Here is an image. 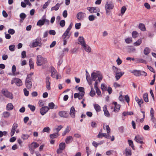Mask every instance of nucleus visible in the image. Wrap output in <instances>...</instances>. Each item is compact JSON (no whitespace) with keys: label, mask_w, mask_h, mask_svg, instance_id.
I'll return each mask as SVG.
<instances>
[{"label":"nucleus","mask_w":156,"mask_h":156,"mask_svg":"<svg viewBox=\"0 0 156 156\" xmlns=\"http://www.w3.org/2000/svg\"><path fill=\"white\" fill-rule=\"evenodd\" d=\"M144 52L145 55H147L150 52V49L146 47L144 49Z\"/></svg>","instance_id":"nucleus-40"},{"label":"nucleus","mask_w":156,"mask_h":156,"mask_svg":"<svg viewBox=\"0 0 156 156\" xmlns=\"http://www.w3.org/2000/svg\"><path fill=\"white\" fill-rule=\"evenodd\" d=\"M136 62L137 63L140 62L146 64V61L142 58H136L135 59Z\"/></svg>","instance_id":"nucleus-28"},{"label":"nucleus","mask_w":156,"mask_h":156,"mask_svg":"<svg viewBox=\"0 0 156 156\" xmlns=\"http://www.w3.org/2000/svg\"><path fill=\"white\" fill-rule=\"evenodd\" d=\"M90 95L91 97H94L95 95V92L93 89L92 87L91 88V90L90 93Z\"/></svg>","instance_id":"nucleus-46"},{"label":"nucleus","mask_w":156,"mask_h":156,"mask_svg":"<svg viewBox=\"0 0 156 156\" xmlns=\"http://www.w3.org/2000/svg\"><path fill=\"white\" fill-rule=\"evenodd\" d=\"M97 8L94 7H88L87 9L91 13L96 12L97 11Z\"/></svg>","instance_id":"nucleus-15"},{"label":"nucleus","mask_w":156,"mask_h":156,"mask_svg":"<svg viewBox=\"0 0 156 156\" xmlns=\"http://www.w3.org/2000/svg\"><path fill=\"white\" fill-rule=\"evenodd\" d=\"M66 144L65 143L62 142L59 145V148L62 150H63L65 147Z\"/></svg>","instance_id":"nucleus-42"},{"label":"nucleus","mask_w":156,"mask_h":156,"mask_svg":"<svg viewBox=\"0 0 156 156\" xmlns=\"http://www.w3.org/2000/svg\"><path fill=\"white\" fill-rule=\"evenodd\" d=\"M63 126L60 125L58 126L57 127L53 129V131L54 133H58L59 131L63 128Z\"/></svg>","instance_id":"nucleus-19"},{"label":"nucleus","mask_w":156,"mask_h":156,"mask_svg":"<svg viewBox=\"0 0 156 156\" xmlns=\"http://www.w3.org/2000/svg\"><path fill=\"white\" fill-rule=\"evenodd\" d=\"M59 135L58 133H54L50 134L49 136L50 138L54 139L57 138Z\"/></svg>","instance_id":"nucleus-27"},{"label":"nucleus","mask_w":156,"mask_h":156,"mask_svg":"<svg viewBox=\"0 0 156 156\" xmlns=\"http://www.w3.org/2000/svg\"><path fill=\"white\" fill-rule=\"evenodd\" d=\"M18 126V124L15 123L12 126V129L10 133V135L11 136H13L16 131V129Z\"/></svg>","instance_id":"nucleus-6"},{"label":"nucleus","mask_w":156,"mask_h":156,"mask_svg":"<svg viewBox=\"0 0 156 156\" xmlns=\"http://www.w3.org/2000/svg\"><path fill=\"white\" fill-rule=\"evenodd\" d=\"M8 32L11 34H13L15 33V31L14 30L12 29H10L8 30Z\"/></svg>","instance_id":"nucleus-57"},{"label":"nucleus","mask_w":156,"mask_h":156,"mask_svg":"<svg viewBox=\"0 0 156 156\" xmlns=\"http://www.w3.org/2000/svg\"><path fill=\"white\" fill-rule=\"evenodd\" d=\"M50 128H49V127H48V126H47L45 127H44L43 130H42V132L43 133H44V132H47V133H49V132L50 131Z\"/></svg>","instance_id":"nucleus-48"},{"label":"nucleus","mask_w":156,"mask_h":156,"mask_svg":"<svg viewBox=\"0 0 156 156\" xmlns=\"http://www.w3.org/2000/svg\"><path fill=\"white\" fill-rule=\"evenodd\" d=\"M45 23L44 19L43 20H40L38 21L37 23V25L41 26L43 25Z\"/></svg>","instance_id":"nucleus-32"},{"label":"nucleus","mask_w":156,"mask_h":156,"mask_svg":"<svg viewBox=\"0 0 156 156\" xmlns=\"http://www.w3.org/2000/svg\"><path fill=\"white\" fill-rule=\"evenodd\" d=\"M28 146H31V147H33L35 149L38 147L39 146V144L35 142H33Z\"/></svg>","instance_id":"nucleus-20"},{"label":"nucleus","mask_w":156,"mask_h":156,"mask_svg":"<svg viewBox=\"0 0 156 156\" xmlns=\"http://www.w3.org/2000/svg\"><path fill=\"white\" fill-rule=\"evenodd\" d=\"M143 98L145 102H148V94L147 93L143 94Z\"/></svg>","instance_id":"nucleus-37"},{"label":"nucleus","mask_w":156,"mask_h":156,"mask_svg":"<svg viewBox=\"0 0 156 156\" xmlns=\"http://www.w3.org/2000/svg\"><path fill=\"white\" fill-rule=\"evenodd\" d=\"M142 43L141 39H138L136 42L134 43V45L135 46H138L140 45Z\"/></svg>","instance_id":"nucleus-38"},{"label":"nucleus","mask_w":156,"mask_h":156,"mask_svg":"<svg viewBox=\"0 0 156 156\" xmlns=\"http://www.w3.org/2000/svg\"><path fill=\"white\" fill-rule=\"evenodd\" d=\"M29 150L31 154H33L34 152V148L31 147V146H28Z\"/></svg>","instance_id":"nucleus-56"},{"label":"nucleus","mask_w":156,"mask_h":156,"mask_svg":"<svg viewBox=\"0 0 156 156\" xmlns=\"http://www.w3.org/2000/svg\"><path fill=\"white\" fill-rule=\"evenodd\" d=\"M48 61L46 58H43L41 55H38L37 57L36 63L38 66L46 63Z\"/></svg>","instance_id":"nucleus-1"},{"label":"nucleus","mask_w":156,"mask_h":156,"mask_svg":"<svg viewBox=\"0 0 156 156\" xmlns=\"http://www.w3.org/2000/svg\"><path fill=\"white\" fill-rule=\"evenodd\" d=\"M28 106L32 112H33L35 111V107L34 105H28Z\"/></svg>","instance_id":"nucleus-49"},{"label":"nucleus","mask_w":156,"mask_h":156,"mask_svg":"<svg viewBox=\"0 0 156 156\" xmlns=\"http://www.w3.org/2000/svg\"><path fill=\"white\" fill-rule=\"evenodd\" d=\"M124 72H120L119 73H118L117 74H115V78L116 80H118L120 77L122 76L124 74Z\"/></svg>","instance_id":"nucleus-23"},{"label":"nucleus","mask_w":156,"mask_h":156,"mask_svg":"<svg viewBox=\"0 0 156 156\" xmlns=\"http://www.w3.org/2000/svg\"><path fill=\"white\" fill-rule=\"evenodd\" d=\"M69 31V30H66L64 32L62 35V37L63 39L66 38L67 39H68L70 37L71 34H70Z\"/></svg>","instance_id":"nucleus-10"},{"label":"nucleus","mask_w":156,"mask_h":156,"mask_svg":"<svg viewBox=\"0 0 156 156\" xmlns=\"http://www.w3.org/2000/svg\"><path fill=\"white\" fill-rule=\"evenodd\" d=\"M49 108L48 106L42 107L40 109V113L42 115H44L49 110Z\"/></svg>","instance_id":"nucleus-8"},{"label":"nucleus","mask_w":156,"mask_h":156,"mask_svg":"<svg viewBox=\"0 0 156 156\" xmlns=\"http://www.w3.org/2000/svg\"><path fill=\"white\" fill-rule=\"evenodd\" d=\"M84 49L87 52H90L91 51L90 48L86 44L83 46Z\"/></svg>","instance_id":"nucleus-22"},{"label":"nucleus","mask_w":156,"mask_h":156,"mask_svg":"<svg viewBox=\"0 0 156 156\" xmlns=\"http://www.w3.org/2000/svg\"><path fill=\"white\" fill-rule=\"evenodd\" d=\"M20 17L21 19L20 20V21H22L26 17V15L24 13H21L20 15Z\"/></svg>","instance_id":"nucleus-31"},{"label":"nucleus","mask_w":156,"mask_h":156,"mask_svg":"<svg viewBox=\"0 0 156 156\" xmlns=\"http://www.w3.org/2000/svg\"><path fill=\"white\" fill-rule=\"evenodd\" d=\"M78 40L80 42L78 44H80L82 46L86 44L83 37L80 36L78 38Z\"/></svg>","instance_id":"nucleus-12"},{"label":"nucleus","mask_w":156,"mask_h":156,"mask_svg":"<svg viewBox=\"0 0 156 156\" xmlns=\"http://www.w3.org/2000/svg\"><path fill=\"white\" fill-rule=\"evenodd\" d=\"M65 24V21L64 20H61L60 22V25L61 27H63Z\"/></svg>","instance_id":"nucleus-60"},{"label":"nucleus","mask_w":156,"mask_h":156,"mask_svg":"<svg viewBox=\"0 0 156 156\" xmlns=\"http://www.w3.org/2000/svg\"><path fill=\"white\" fill-rule=\"evenodd\" d=\"M25 84L28 89H30L32 87V82H26Z\"/></svg>","instance_id":"nucleus-35"},{"label":"nucleus","mask_w":156,"mask_h":156,"mask_svg":"<svg viewBox=\"0 0 156 156\" xmlns=\"http://www.w3.org/2000/svg\"><path fill=\"white\" fill-rule=\"evenodd\" d=\"M126 7L125 6H122L121 9V13L122 14H123L125 12L126 10Z\"/></svg>","instance_id":"nucleus-54"},{"label":"nucleus","mask_w":156,"mask_h":156,"mask_svg":"<svg viewBox=\"0 0 156 156\" xmlns=\"http://www.w3.org/2000/svg\"><path fill=\"white\" fill-rule=\"evenodd\" d=\"M101 88L102 91V93H103L105 91L107 90V87L104 84H102L101 85Z\"/></svg>","instance_id":"nucleus-44"},{"label":"nucleus","mask_w":156,"mask_h":156,"mask_svg":"<svg viewBox=\"0 0 156 156\" xmlns=\"http://www.w3.org/2000/svg\"><path fill=\"white\" fill-rule=\"evenodd\" d=\"M2 93L3 95L7 98L11 99H12L13 98L12 94L9 92L6 89H2Z\"/></svg>","instance_id":"nucleus-3"},{"label":"nucleus","mask_w":156,"mask_h":156,"mask_svg":"<svg viewBox=\"0 0 156 156\" xmlns=\"http://www.w3.org/2000/svg\"><path fill=\"white\" fill-rule=\"evenodd\" d=\"M41 37H38L35 40L34 42L32 44V47H35L37 46L40 47L41 45Z\"/></svg>","instance_id":"nucleus-4"},{"label":"nucleus","mask_w":156,"mask_h":156,"mask_svg":"<svg viewBox=\"0 0 156 156\" xmlns=\"http://www.w3.org/2000/svg\"><path fill=\"white\" fill-rule=\"evenodd\" d=\"M103 111L104 113V114L105 116H106L109 117L110 116V114L109 112L107 110V107L106 105H105L103 107Z\"/></svg>","instance_id":"nucleus-13"},{"label":"nucleus","mask_w":156,"mask_h":156,"mask_svg":"<svg viewBox=\"0 0 156 156\" xmlns=\"http://www.w3.org/2000/svg\"><path fill=\"white\" fill-rule=\"evenodd\" d=\"M138 27L142 31H145L146 30L145 26L143 23H140Z\"/></svg>","instance_id":"nucleus-26"},{"label":"nucleus","mask_w":156,"mask_h":156,"mask_svg":"<svg viewBox=\"0 0 156 156\" xmlns=\"http://www.w3.org/2000/svg\"><path fill=\"white\" fill-rule=\"evenodd\" d=\"M94 108L97 112H99L101 111V107L98 104H95L94 106Z\"/></svg>","instance_id":"nucleus-36"},{"label":"nucleus","mask_w":156,"mask_h":156,"mask_svg":"<svg viewBox=\"0 0 156 156\" xmlns=\"http://www.w3.org/2000/svg\"><path fill=\"white\" fill-rule=\"evenodd\" d=\"M84 16V13L82 12H78L76 15L77 18L80 20L82 19Z\"/></svg>","instance_id":"nucleus-14"},{"label":"nucleus","mask_w":156,"mask_h":156,"mask_svg":"<svg viewBox=\"0 0 156 156\" xmlns=\"http://www.w3.org/2000/svg\"><path fill=\"white\" fill-rule=\"evenodd\" d=\"M29 64L30 66V67L31 69L34 68V65L33 62L32 61L31 59H30L29 61Z\"/></svg>","instance_id":"nucleus-47"},{"label":"nucleus","mask_w":156,"mask_h":156,"mask_svg":"<svg viewBox=\"0 0 156 156\" xmlns=\"http://www.w3.org/2000/svg\"><path fill=\"white\" fill-rule=\"evenodd\" d=\"M30 137V135L28 134H23L21 136V138L24 140L27 139Z\"/></svg>","instance_id":"nucleus-41"},{"label":"nucleus","mask_w":156,"mask_h":156,"mask_svg":"<svg viewBox=\"0 0 156 156\" xmlns=\"http://www.w3.org/2000/svg\"><path fill=\"white\" fill-rule=\"evenodd\" d=\"M112 69L116 74L118 73H119L120 72L119 71L121 70L120 69L117 68L114 66H112Z\"/></svg>","instance_id":"nucleus-34"},{"label":"nucleus","mask_w":156,"mask_h":156,"mask_svg":"<svg viewBox=\"0 0 156 156\" xmlns=\"http://www.w3.org/2000/svg\"><path fill=\"white\" fill-rule=\"evenodd\" d=\"M91 76L92 78L91 80L95 81L96 80V79L98 77V74L95 72H93L91 73Z\"/></svg>","instance_id":"nucleus-18"},{"label":"nucleus","mask_w":156,"mask_h":156,"mask_svg":"<svg viewBox=\"0 0 156 156\" xmlns=\"http://www.w3.org/2000/svg\"><path fill=\"white\" fill-rule=\"evenodd\" d=\"M96 91V93L98 95H100L101 94V92L100 90L98 87L95 88Z\"/></svg>","instance_id":"nucleus-64"},{"label":"nucleus","mask_w":156,"mask_h":156,"mask_svg":"<svg viewBox=\"0 0 156 156\" xmlns=\"http://www.w3.org/2000/svg\"><path fill=\"white\" fill-rule=\"evenodd\" d=\"M70 129L71 128H70V127H69L68 126L66 129L64 131L63 133H62V136H65L66 133H68L69 132L70 130Z\"/></svg>","instance_id":"nucleus-25"},{"label":"nucleus","mask_w":156,"mask_h":156,"mask_svg":"<svg viewBox=\"0 0 156 156\" xmlns=\"http://www.w3.org/2000/svg\"><path fill=\"white\" fill-rule=\"evenodd\" d=\"M76 111L74 106H72L70 108L69 114L70 116L73 118L75 116Z\"/></svg>","instance_id":"nucleus-9"},{"label":"nucleus","mask_w":156,"mask_h":156,"mask_svg":"<svg viewBox=\"0 0 156 156\" xmlns=\"http://www.w3.org/2000/svg\"><path fill=\"white\" fill-rule=\"evenodd\" d=\"M81 26V23H76L75 24V27L76 29H79Z\"/></svg>","instance_id":"nucleus-62"},{"label":"nucleus","mask_w":156,"mask_h":156,"mask_svg":"<svg viewBox=\"0 0 156 156\" xmlns=\"http://www.w3.org/2000/svg\"><path fill=\"white\" fill-rule=\"evenodd\" d=\"M33 75V73H30L27 75L26 80V82H31L32 79V76Z\"/></svg>","instance_id":"nucleus-17"},{"label":"nucleus","mask_w":156,"mask_h":156,"mask_svg":"<svg viewBox=\"0 0 156 156\" xmlns=\"http://www.w3.org/2000/svg\"><path fill=\"white\" fill-rule=\"evenodd\" d=\"M120 105H117L115 106L114 111L115 112H118L120 110Z\"/></svg>","instance_id":"nucleus-39"},{"label":"nucleus","mask_w":156,"mask_h":156,"mask_svg":"<svg viewBox=\"0 0 156 156\" xmlns=\"http://www.w3.org/2000/svg\"><path fill=\"white\" fill-rule=\"evenodd\" d=\"M125 41L126 43L129 44L132 41V39L131 37L125 39Z\"/></svg>","instance_id":"nucleus-51"},{"label":"nucleus","mask_w":156,"mask_h":156,"mask_svg":"<svg viewBox=\"0 0 156 156\" xmlns=\"http://www.w3.org/2000/svg\"><path fill=\"white\" fill-rule=\"evenodd\" d=\"M60 6V4L57 3L55 6L52 7L51 8V11L53 10L57 11L58 9Z\"/></svg>","instance_id":"nucleus-21"},{"label":"nucleus","mask_w":156,"mask_h":156,"mask_svg":"<svg viewBox=\"0 0 156 156\" xmlns=\"http://www.w3.org/2000/svg\"><path fill=\"white\" fill-rule=\"evenodd\" d=\"M13 108V106L11 103L8 104L6 106V109L8 110H12Z\"/></svg>","instance_id":"nucleus-30"},{"label":"nucleus","mask_w":156,"mask_h":156,"mask_svg":"<svg viewBox=\"0 0 156 156\" xmlns=\"http://www.w3.org/2000/svg\"><path fill=\"white\" fill-rule=\"evenodd\" d=\"M15 45H10L9 46V50L11 51H14Z\"/></svg>","instance_id":"nucleus-58"},{"label":"nucleus","mask_w":156,"mask_h":156,"mask_svg":"<svg viewBox=\"0 0 156 156\" xmlns=\"http://www.w3.org/2000/svg\"><path fill=\"white\" fill-rule=\"evenodd\" d=\"M78 90L81 93H83V94H85L84 89L83 87H79L78 88Z\"/></svg>","instance_id":"nucleus-61"},{"label":"nucleus","mask_w":156,"mask_h":156,"mask_svg":"<svg viewBox=\"0 0 156 156\" xmlns=\"http://www.w3.org/2000/svg\"><path fill=\"white\" fill-rule=\"evenodd\" d=\"M143 139V137H141L140 135H138L135 136L134 140L137 143L144 144V143L142 141Z\"/></svg>","instance_id":"nucleus-7"},{"label":"nucleus","mask_w":156,"mask_h":156,"mask_svg":"<svg viewBox=\"0 0 156 156\" xmlns=\"http://www.w3.org/2000/svg\"><path fill=\"white\" fill-rule=\"evenodd\" d=\"M51 76L53 78H55V73L56 72V70L53 67L51 69Z\"/></svg>","instance_id":"nucleus-29"},{"label":"nucleus","mask_w":156,"mask_h":156,"mask_svg":"<svg viewBox=\"0 0 156 156\" xmlns=\"http://www.w3.org/2000/svg\"><path fill=\"white\" fill-rule=\"evenodd\" d=\"M132 73L136 76H140L141 75V72L140 70H134Z\"/></svg>","instance_id":"nucleus-24"},{"label":"nucleus","mask_w":156,"mask_h":156,"mask_svg":"<svg viewBox=\"0 0 156 156\" xmlns=\"http://www.w3.org/2000/svg\"><path fill=\"white\" fill-rule=\"evenodd\" d=\"M128 52L129 53L134 52L135 51V49L134 48L132 47H130L129 48H128Z\"/></svg>","instance_id":"nucleus-55"},{"label":"nucleus","mask_w":156,"mask_h":156,"mask_svg":"<svg viewBox=\"0 0 156 156\" xmlns=\"http://www.w3.org/2000/svg\"><path fill=\"white\" fill-rule=\"evenodd\" d=\"M16 70V66L15 65H13L12 67V73L14 74H15V73Z\"/></svg>","instance_id":"nucleus-63"},{"label":"nucleus","mask_w":156,"mask_h":156,"mask_svg":"<svg viewBox=\"0 0 156 156\" xmlns=\"http://www.w3.org/2000/svg\"><path fill=\"white\" fill-rule=\"evenodd\" d=\"M14 83H15L18 86H20L22 85V82L21 80L16 78H15L12 80L11 84H13Z\"/></svg>","instance_id":"nucleus-5"},{"label":"nucleus","mask_w":156,"mask_h":156,"mask_svg":"<svg viewBox=\"0 0 156 156\" xmlns=\"http://www.w3.org/2000/svg\"><path fill=\"white\" fill-rule=\"evenodd\" d=\"M138 32L135 31H133L132 33V36L133 38H136L138 35Z\"/></svg>","instance_id":"nucleus-45"},{"label":"nucleus","mask_w":156,"mask_h":156,"mask_svg":"<svg viewBox=\"0 0 156 156\" xmlns=\"http://www.w3.org/2000/svg\"><path fill=\"white\" fill-rule=\"evenodd\" d=\"M73 138L72 136H67L65 140V142L66 144H68L71 142L73 140Z\"/></svg>","instance_id":"nucleus-16"},{"label":"nucleus","mask_w":156,"mask_h":156,"mask_svg":"<svg viewBox=\"0 0 156 156\" xmlns=\"http://www.w3.org/2000/svg\"><path fill=\"white\" fill-rule=\"evenodd\" d=\"M133 114V113L132 112H124L122 113V115L125 116L127 115H131Z\"/></svg>","instance_id":"nucleus-33"},{"label":"nucleus","mask_w":156,"mask_h":156,"mask_svg":"<svg viewBox=\"0 0 156 156\" xmlns=\"http://www.w3.org/2000/svg\"><path fill=\"white\" fill-rule=\"evenodd\" d=\"M128 142L129 145V146H131L132 148L134 149L133 148L134 147L133 144V141L131 140H128Z\"/></svg>","instance_id":"nucleus-52"},{"label":"nucleus","mask_w":156,"mask_h":156,"mask_svg":"<svg viewBox=\"0 0 156 156\" xmlns=\"http://www.w3.org/2000/svg\"><path fill=\"white\" fill-rule=\"evenodd\" d=\"M58 114L60 116L64 118H67L69 116L68 114L66 111H64L59 112Z\"/></svg>","instance_id":"nucleus-11"},{"label":"nucleus","mask_w":156,"mask_h":156,"mask_svg":"<svg viewBox=\"0 0 156 156\" xmlns=\"http://www.w3.org/2000/svg\"><path fill=\"white\" fill-rule=\"evenodd\" d=\"M3 115L4 118H8L10 116V113L8 112H3Z\"/></svg>","instance_id":"nucleus-43"},{"label":"nucleus","mask_w":156,"mask_h":156,"mask_svg":"<svg viewBox=\"0 0 156 156\" xmlns=\"http://www.w3.org/2000/svg\"><path fill=\"white\" fill-rule=\"evenodd\" d=\"M126 156H130L131 154V150L129 149H126Z\"/></svg>","instance_id":"nucleus-50"},{"label":"nucleus","mask_w":156,"mask_h":156,"mask_svg":"<svg viewBox=\"0 0 156 156\" xmlns=\"http://www.w3.org/2000/svg\"><path fill=\"white\" fill-rule=\"evenodd\" d=\"M86 78L87 81L88 80H90V76L89 75L88 73V72L87 70L86 71Z\"/></svg>","instance_id":"nucleus-59"},{"label":"nucleus","mask_w":156,"mask_h":156,"mask_svg":"<svg viewBox=\"0 0 156 156\" xmlns=\"http://www.w3.org/2000/svg\"><path fill=\"white\" fill-rule=\"evenodd\" d=\"M114 5L112 2L108 3V2H106L105 6L106 14H108V13L109 12L110 10L112 9Z\"/></svg>","instance_id":"nucleus-2"},{"label":"nucleus","mask_w":156,"mask_h":156,"mask_svg":"<svg viewBox=\"0 0 156 156\" xmlns=\"http://www.w3.org/2000/svg\"><path fill=\"white\" fill-rule=\"evenodd\" d=\"M48 106L49 109H53L55 105L53 102H51L49 103Z\"/></svg>","instance_id":"nucleus-53"}]
</instances>
